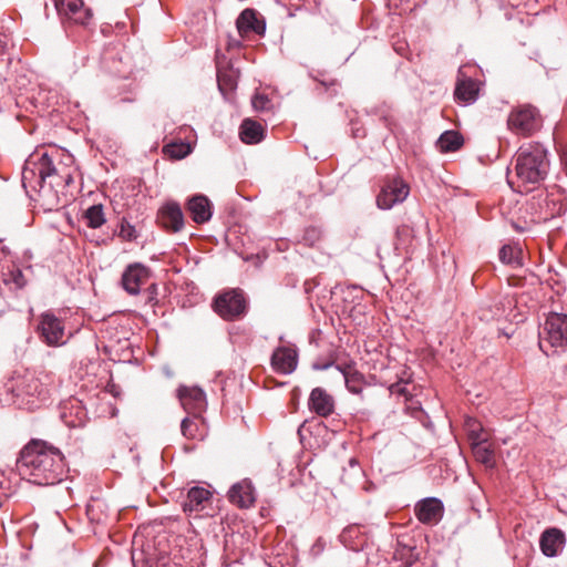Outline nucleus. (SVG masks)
Segmentation results:
<instances>
[{"label": "nucleus", "instance_id": "nucleus-1", "mask_svg": "<svg viewBox=\"0 0 567 567\" xmlns=\"http://www.w3.org/2000/svg\"><path fill=\"white\" fill-rule=\"evenodd\" d=\"M64 156L55 150L52 155L37 152L30 155L22 169V186L27 195L40 203L44 210L58 209L62 205V215L66 226H71V216L66 210L69 204L68 187L71 183L69 165L60 159ZM68 159L71 154H65Z\"/></svg>", "mask_w": 567, "mask_h": 567}, {"label": "nucleus", "instance_id": "nucleus-44", "mask_svg": "<svg viewBox=\"0 0 567 567\" xmlns=\"http://www.w3.org/2000/svg\"><path fill=\"white\" fill-rule=\"evenodd\" d=\"M391 389H392V390H393V389H396V391H398V392H400V393H402V392H403V390H402L401 388H399V384L393 385Z\"/></svg>", "mask_w": 567, "mask_h": 567}, {"label": "nucleus", "instance_id": "nucleus-19", "mask_svg": "<svg viewBox=\"0 0 567 567\" xmlns=\"http://www.w3.org/2000/svg\"><path fill=\"white\" fill-rule=\"evenodd\" d=\"M336 369L341 372L347 389L353 394H360L363 390L364 375L360 373L353 362L337 364Z\"/></svg>", "mask_w": 567, "mask_h": 567}, {"label": "nucleus", "instance_id": "nucleus-32", "mask_svg": "<svg viewBox=\"0 0 567 567\" xmlns=\"http://www.w3.org/2000/svg\"><path fill=\"white\" fill-rule=\"evenodd\" d=\"M520 252L519 249L511 246V245H504L499 250V259L503 264L507 265H514L519 264L518 261V254Z\"/></svg>", "mask_w": 567, "mask_h": 567}, {"label": "nucleus", "instance_id": "nucleus-17", "mask_svg": "<svg viewBox=\"0 0 567 567\" xmlns=\"http://www.w3.org/2000/svg\"><path fill=\"white\" fill-rule=\"evenodd\" d=\"M340 542L353 551L364 550L369 545V536L360 525H350L346 527L340 536Z\"/></svg>", "mask_w": 567, "mask_h": 567}, {"label": "nucleus", "instance_id": "nucleus-41", "mask_svg": "<svg viewBox=\"0 0 567 567\" xmlns=\"http://www.w3.org/2000/svg\"><path fill=\"white\" fill-rule=\"evenodd\" d=\"M60 419H61V421H62L66 426H70V422H69V420H68V413H66V411L62 410V411L60 412Z\"/></svg>", "mask_w": 567, "mask_h": 567}, {"label": "nucleus", "instance_id": "nucleus-43", "mask_svg": "<svg viewBox=\"0 0 567 567\" xmlns=\"http://www.w3.org/2000/svg\"><path fill=\"white\" fill-rule=\"evenodd\" d=\"M6 44L0 40V55L4 53Z\"/></svg>", "mask_w": 567, "mask_h": 567}, {"label": "nucleus", "instance_id": "nucleus-14", "mask_svg": "<svg viewBox=\"0 0 567 567\" xmlns=\"http://www.w3.org/2000/svg\"><path fill=\"white\" fill-rule=\"evenodd\" d=\"M336 402L331 394L322 388H315L308 399V408L321 417H328L334 412Z\"/></svg>", "mask_w": 567, "mask_h": 567}, {"label": "nucleus", "instance_id": "nucleus-31", "mask_svg": "<svg viewBox=\"0 0 567 567\" xmlns=\"http://www.w3.org/2000/svg\"><path fill=\"white\" fill-rule=\"evenodd\" d=\"M165 152L173 158L181 159L190 153V146L187 143H169L164 147Z\"/></svg>", "mask_w": 567, "mask_h": 567}, {"label": "nucleus", "instance_id": "nucleus-7", "mask_svg": "<svg viewBox=\"0 0 567 567\" xmlns=\"http://www.w3.org/2000/svg\"><path fill=\"white\" fill-rule=\"evenodd\" d=\"M410 193L409 185L402 178L388 181L377 196L380 209H391L394 205L403 203Z\"/></svg>", "mask_w": 567, "mask_h": 567}, {"label": "nucleus", "instance_id": "nucleus-15", "mask_svg": "<svg viewBox=\"0 0 567 567\" xmlns=\"http://www.w3.org/2000/svg\"><path fill=\"white\" fill-rule=\"evenodd\" d=\"M150 274L146 267L135 264L130 265L122 276L123 288L133 296L141 291V287L148 280Z\"/></svg>", "mask_w": 567, "mask_h": 567}, {"label": "nucleus", "instance_id": "nucleus-40", "mask_svg": "<svg viewBox=\"0 0 567 567\" xmlns=\"http://www.w3.org/2000/svg\"><path fill=\"white\" fill-rule=\"evenodd\" d=\"M7 498H8L7 491H6L2 482L0 481V507L3 505V503L6 502Z\"/></svg>", "mask_w": 567, "mask_h": 567}, {"label": "nucleus", "instance_id": "nucleus-37", "mask_svg": "<svg viewBox=\"0 0 567 567\" xmlns=\"http://www.w3.org/2000/svg\"><path fill=\"white\" fill-rule=\"evenodd\" d=\"M252 107L257 111H264L267 110L270 101L269 99L264 94H255L251 100Z\"/></svg>", "mask_w": 567, "mask_h": 567}, {"label": "nucleus", "instance_id": "nucleus-27", "mask_svg": "<svg viewBox=\"0 0 567 567\" xmlns=\"http://www.w3.org/2000/svg\"><path fill=\"white\" fill-rule=\"evenodd\" d=\"M86 224L91 228H99L105 223L102 205H93L84 213Z\"/></svg>", "mask_w": 567, "mask_h": 567}, {"label": "nucleus", "instance_id": "nucleus-36", "mask_svg": "<svg viewBox=\"0 0 567 567\" xmlns=\"http://www.w3.org/2000/svg\"><path fill=\"white\" fill-rule=\"evenodd\" d=\"M3 281L6 285L13 284L16 288H22L25 285L23 274L19 268L10 270L3 278Z\"/></svg>", "mask_w": 567, "mask_h": 567}, {"label": "nucleus", "instance_id": "nucleus-38", "mask_svg": "<svg viewBox=\"0 0 567 567\" xmlns=\"http://www.w3.org/2000/svg\"><path fill=\"white\" fill-rule=\"evenodd\" d=\"M553 204H554V209H553V213H551L553 217L556 216V215H558V216L563 215L566 212V209H567L566 205L563 202L555 203L553 200Z\"/></svg>", "mask_w": 567, "mask_h": 567}, {"label": "nucleus", "instance_id": "nucleus-11", "mask_svg": "<svg viewBox=\"0 0 567 567\" xmlns=\"http://www.w3.org/2000/svg\"><path fill=\"white\" fill-rule=\"evenodd\" d=\"M39 330L47 344L60 346L65 343L64 326L53 315L44 313L42 316Z\"/></svg>", "mask_w": 567, "mask_h": 567}, {"label": "nucleus", "instance_id": "nucleus-3", "mask_svg": "<svg viewBox=\"0 0 567 567\" xmlns=\"http://www.w3.org/2000/svg\"><path fill=\"white\" fill-rule=\"evenodd\" d=\"M550 168L548 151L539 143L522 145L516 153L515 181L509 184L518 193H528L547 177Z\"/></svg>", "mask_w": 567, "mask_h": 567}, {"label": "nucleus", "instance_id": "nucleus-5", "mask_svg": "<svg viewBox=\"0 0 567 567\" xmlns=\"http://www.w3.org/2000/svg\"><path fill=\"white\" fill-rule=\"evenodd\" d=\"M542 126V117L538 110L529 104L513 109L507 117L508 130L520 136H529Z\"/></svg>", "mask_w": 567, "mask_h": 567}, {"label": "nucleus", "instance_id": "nucleus-23", "mask_svg": "<svg viewBox=\"0 0 567 567\" xmlns=\"http://www.w3.org/2000/svg\"><path fill=\"white\" fill-rule=\"evenodd\" d=\"M240 138L246 144H257L264 138V127L256 121L246 118L240 125Z\"/></svg>", "mask_w": 567, "mask_h": 567}, {"label": "nucleus", "instance_id": "nucleus-13", "mask_svg": "<svg viewBox=\"0 0 567 567\" xmlns=\"http://www.w3.org/2000/svg\"><path fill=\"white\" fill-rule=\"evenodd\" d=\"M236 28L240 37H246L254 32L264 35L266 32V21L255 9H245L236 20Z\"/></svg>", "mask_w": 567, "mask_h": 567}, {"label": "nucleus", "instance_id": "nucleus-8", "mask_svg": "<svg viewBox=\"0 0 567 567\" xmlns=\"http://www.w3.org/2000/svg\"><path fill=\"white\" fill-rule=\"evenodd\" d=\"M177 396L184 410L194 417L199 416L206 409L205 392L198 386L182 385L177 389Z\"/></svg>", "mask_w": 567, "mask_h": 567}, {"label": "nucleus", "instance_id": "nucleus-29", "mask_svg": "<svg viewBox=\"0 0 567 567\" xmlns=\"http://www.w3.org/2000/svg\"><path fill=\"white\" fill-rule=\"evenodd\" d=\"M73 22L86 25L91 18L92 11L90 8H84L83 0H73Z\"/></svg>", "mask_w": 567, "mask_h": 567}, {"label": "nucleus", "instance_id": "nucleus-28", "mask_svg": "<svg viewBox=\"0 0 567 567\" xmlns=\"http://www.w3.org/2000/svg\"><path fill=\"white\" fill-rule=\"evenodd\" d=\"M61 24L68 32L71 24V0H53Z\"/></svg>", "mask_w": 567, "mask_h": 567}, {"label": "nucleus", "instance_id": "nucleus-4", "mask_svg": "<svg viewBox=\"0 0 567 567\" xmlns=\"http://www.w3.org/2000/svg\"><path fill=\"white\" fill-rule=\"evenodd\" d=\"M539 347L548 354L554 349L567 348V315L550 312L539 330Z\"/></svg>", "mask_w": 567, "mask_h": 567}, {"label": "nucleus", "instance_id": "nucleus-22", "mask_svg": "<svg viewBox=\"0 0 567 567\" xmlns=\"http://www.w3.org/2000/svg\"><path fill=\"white\" fill-rule=\"evenodd\" d=\"M478 83L472 79L460 80L456 84L454 95L465 105L474 103L478 97Z\"/></svg>", "mask_w": 567, "mask_h": 567}, {"label": "nucleus", "instance_id": "nucleus-16", "mask_svg": "<svg viewBox=\"0 0 567 567\" xmlns=\"http://www.w3.org/2000/svg\"><path fill=\"white\" fill-rule=\"evenodd\" d=\"M228 499L240 508H249L256 501L255 489L249 480L234 484L228 492Z\"/></svg>", "mask_w": 567, "mask_h": 567}, {"label": "nucleus", "instance_id": "nucleus-21", "mask_svg": "<svg viewBox=\"0 0 567 567\" xmlns=\"http://www.w3.org/2000/svg\"><path fill=\"white\" fill-rule=\"evenodd\" d=\"M564 544V534L557 528H550L542 534L539 546L547 557H554Z\"/></svg>", "mask_w": 567, "mask_h": 567}, {"label": "nucleus", "instance_id": "nucleus-34", "mask_svg": "<svg viewBox=\"0 0 567 567\" xmlns=\"http://www.w3.org/2000/svg\"><path fill=\"white\" fill-rule=\"evenodd\" d=\"M118 236L125 241H133L137 239L138 234L135 227L123 218L120 225Z\"/></svg>", "mask_w": 567, "mask_h": 567}, {"label": "nucleus", "instance_id": "nucleus-26", "mask_svg": "<svg viewBox=\"0 0 567 567\" xmlns=\"http://www.w3.org/2000/svg\"><path fill=\"white\" fill-rule=\"evenodd\" d=\"M473 454L480 463L486 466H493L494 464V451L491 445L487 444V441H478L472 443Z\"/></svg>", "mask_w": 567, "mask_h": 567}, {"label": "nucleus", "instance_id": "nucleus-42", "mask_svg": "<svg viewBox=\"0 0 567 567\" xmlns=\"http://www.w3.org/2000/svg\"><path fill=\"white\" fill-rule=\"evenodd\" d=\"M332 365H333V363H332V362H328V363L322 364V365H318V364H316L313 368H315L316 370H327L328 368H330V367H332Z\"/></svg>", "mask_w": 567, "mask_h": 567}, {"label": "nucleus", "instance_id": "nucleus-2", "mask_svg": "<svg viewBox=\"0 0 567 567\" xmlns=\"http://www.w3.org/2000/svg\"><path fill=\"white\" fill-rule=\"evenodd\" d=\"M65 467L61 451L41 440H32L27 444L17 460V471L21 478L40 486L60 483Z\"/></svg>", "mask_w": 567, "mask_h": 567}, {"label": "nucleus", "instance_id": "nucleus-30", "mask_svg": "<svg viewBox=\"0 0 567 567\" xmlns=\"http://www.w3.org/2000/svg\"><path fill=\"white\" fill-rule=\"evenodd\" d=\"M465 429L467 431L471 444L478 441H487V437L484 434V430L477 420L472 417L466 419Z\"/></svg>", "mask_w": 567, "mask_h": 567}, {"label": "nucleus", "instance_id": "nucleus-35", "mask_svg": "<svg viewBox=\"0 0 567 567\" xmlns=\"http://www.w3.org/2000/svg\"><path fill=\"white\" fill-rule=\"evenodd\" d=\"M181 431L186 439L194 440L197 437L198 425L194 419L185 417L181 423Z\"/></svg>", "mask_w": 567, "mask_h": 567}, {"label": "nucleus", "instance_id": "nucleus-18", "mask_svg": "<svg viewBox=\"0 0 567 567\" xmlns=\"http://www.w3.org/2000/svg\"><path fill=\"white\" fill-rule=\"evenodd\" d=\"M187 210L196 224H205L213 216V206L205 195H195L187 202Z\"/></svg>", "mask_w": 567, "mask_h": 567}, {"label": "nucleus", "instance_id": "nucleus-6", "mask_svg": "<svg viewBox=\"0 0 567 567\" xmlns=\"http://www.w3.org/2000/svg\"><path fill=\"white\" fill-rule=\"evenodd\" d=\"M213 308L225 320H235L246 312V299L239 289H230L215 297Z\"/></svg>", "mask_w": 567, "mask_h": 567}, {"label": "nucleus", "instance_id": "nucleus-10", "mask_svg": "<svg viewBox=\"0 0 567 567\" xmlns=\"http://www.w3.org/2000/svg\"><path fill=\"white\" fill-rule=\"evenodd\" d=\"M157 221L167 231L178 233L184 228V214L177 202L168 200L158 209Z\"/></svg>", "mask_w": 567, "mask_h": 567}, {"label": "nucleus", "instance_id": "nucleus-33", "mask_svg": "<svg viewBox=\"0 0 567 567\" xmlns=\"http://www.w3.org/2000/svg\"><path fill=\"white\" fill-rule=\"evenodd\" d=\"M218 87L221 92L233 91L236 89L237 81L236 76L230 72H218L217 73Z\"/></svg>", "mask_w": 567, "mask_h": 567}, {"label": "nucleus", "instance_id": "nucleus-20", "mask_svg": "<svg viewBox=\"0 0 567 567\" xmlns=\"http://www.w3.org/2000/svg\"><path fill=\"white\" fill-rule=\"evenodd\" d=\"M212 493L204 487H192L187 492L186 499L183 503L185 513L199 512L205 508L206 503L210 501Z\"/></svg>", "mask_w": 567, "mask_h": 567}, {"label": "nucleus", "instance_id": "nucleus-39", "mask_svg": "<svg viewBox=\"0 0 567 567\" xmlns=\"http://www.w3.org/2000/svg\"><path fill=\"white\" fill-rule=\"evenodd\" d=\"M560 161H561L563 169H564L565 174L567 175V147L561 151Z\"/></svg>", "mask_w": 567, "mask_h": 567}, {"label": "nucleus", "instance_id": "nucleus-12", "mask_svg": "<svg viewBox=\"0 0 567 567\" xmlns=\"http://www.w3.org/2000/svg\"><path fill=\"white\" fill-rule=\"evenodd\" d=\"M298 351L291 346H281L275 349L271 355L272 369L281 374H290L297 369Z\"/></svg>", "mask_w": 567, "mask_h": 567}, {"label": "nucleus", "instance_id": "nucleus-24", "mask_svg": "<svg viewBox=\"0 0 567 567\" xmlns=\"http://www.w3.org/2000/svg\"><path fill=\"white\" fill-rule=\"evenodd\" d=\"M394 559L401 561L403 567H411L419 559L416 547L398 542Z\"/></svg>", "mask_w": 567, "mask_h": 567}, {"label": "nucleus", "instance_id": "nucleus-25", "mask_svg": "<svg viewBox=\"0 0 567 567\" xmlns=\"http://www.w3.org/2000/svg\"><path fill=\"white\" fill-rule=\"evenodd\" d=\"M463 136L455 131L444 132L439 141L437 145L442 152H455L463 145Z\"/></svg>", "mask_w": 567, "mask_h": 567}, {"label": "nucleus", "instance_id": "nucleus-45", "mask_svg": "<svg viewBox=\"0 0 567 567\" xmlns=\"http://www.w3.org/2000/svg\"><path fill=\"white\" fill-rule=\"evenodd\" d=\"M33 388H34V390L38 389V381H33Z\"/></svg>", "mask_w": 567, "mask_h": 567}, {"label": "nucleus", "instance_id": "nucleus-9", "mask_svg": "<svg viewBox=\"0 0 567 567\" xmlns=\"http://www.w3.org/2000/svg\"><path fill=\"white\" fill-rule=\"evenodd\" d=\"M414 514L422 524L433 526L442 519L444 505L436 497H426L415 504Z\"/></svg>", "mask_w": 567, "mask_h": 567}]
</instances>
